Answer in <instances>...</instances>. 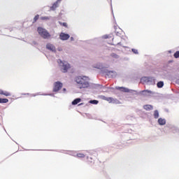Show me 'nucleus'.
<instances>
[{
	"label": "nucleus",
	"instance_id": "nucleus-1",
	"mask_svg": "<svg viewBox=\"0 0 179 179\" xmlns=\"http://www.w3.org/2000/svg\"><path fill=\"white\" fill-rule=\"evenodd\" d=\"M78 89H88L90 87V78L86 76H78L75 78Z\"/></svg>",
	"mask_w": 179,
	"mask_h": 179
},
{
	"label": "nucleus",
	"instance_id": "nucleus-2",
	"mask_svg": "<svg viewBox=\"0 0 179 179\" xmlns=\"http://www.w3.org/2000/svg\"><path fill=\"white\" fill-rule=\"evenodd\" d=\"M57 64L60 67L61 71L63 72V73H66V72H68V71H69V69L71 68V64L68 63V62L58 59Z\"/></svg>",
	"mask_w": 179,
	"mask_h": 179
},
{
	"label": "nucleus",
	"instance_id": "nucleus-3",
	"mask_svg": "<svg viewBox=\"0 0 179 179\" xmlns=\"http://www.w3.org/2000/svg\"><path fill=\"white\" fill-rule=\"evenodd\" d=\"M38 32L43 38H50L51 37V34L43 27H38Z\"/></svg>",
	"mask_w": 179,
	"mask_h": 179
},
{
	"label": "nucleus",
	"instance_id": "nucleus-4",
	"mask_svg": "<svg viewBox=\"0 0 179 179\" xmlns=\"http://www.w3.org/2000/svg\"><path fill=\"white\" fill-rule=\"evenodd\" d=\"M62 83L59 81L55 83L53 86V92H58V90H61V89H62Z\"/></svg>",
	"mask_w": 179,
	"mask_h": 179
},
{
	"label": "nucleus",
	"instance_id": "nucleus-5",
	"mask_svg": "<svg viewBox=\"0 0 179 179\" xmlns=\"http://www.w3.org/2000/svg\"><path fill=\"white\" fill-rule=\"evenodd\" d=\"M69 37H71V36H69V34H65L64 32H62L59 34V38L62 41H66V40H69Z\"/></svg>",
	"mask_w": 179,
	"mask_h": 179
},
{
	"label": "nucleus",
	"instance_id": "nucleus-6",
	"mask_svg": "<svg viewBox=\"0 0 179 179\" xmlns=\"http://www.w3.org/2000/svg\"><path fill=\"white\" fill-rule=\"evenodd\" d=\"M93 68H96V69H104L106 68V66H104V64L98 62L96 64H93Z\"/></svg>",
	"mask_w": 179,
	"mask_h": 179
},
{
	"label": "nucleus",
	"instance_id": "nucleus-7",
	"mask_svg": "<svg viewBox=\"0 0 179 179\" xmlns=\"http://www.w3.org/2000/svg\"><path fill=\"white\" fill-rule=\"evenodd\" d=\"M47 50H49L50 51H52V52H55L57 51V49L55 48V46L51 43H48L46 45Z\"/></svg>",
	"mask_w": 179,
	"mask_h": 179
},
{
	"label": "nucleus",
	"instance_id": "nucleus-8",
	"mask_svg": "<svg viewBox=\"0 0 179 179\" xmlns=\"http://www.w3.org/2000/svg\"><path fill=\"white\" fill-rule=\"evenodd\" d=\"M141 94L143 96H150V94H153V92L147 90L142 91Z\"/></svg>",
	"mask_w": 179,
	"mask_h": 179
},
{
	"label": "nucleus",
	"instance_id": "nucleus-9",
	"mask_svg": "<svg viewBox=\"0 0 179 179\" xmlns=\"http://www.w3.org/2000/svg\"><path fill=\"white\" fill-rule=\"evenodd\" d=\"M62 0H57L53 5L52 7H50V10H55V9H57V8H58V5L59 3L61 2Z\"/></svg>",
	"mask_w": 179,
	"mask_h": 179
},
{
	"label": "nucleus",
	"instance_id": "nucleus-10",
	"mask_svg": "<svg viewBox=\"0 0 179 179\" xmlns=\"http://www.w3.org/2000/svg\"><path fill=\"white\" fill-rule=\"evenodd\" d=\"M107 76H108V78H115V76H117V72H115V71H109L107 73Z\"/></svg>",
	"mask_w": 179,
	"mask_h": 179
},
{
	"label": "nucleus",
	"instance_id": "nucleus-11",
	"mask_svg": "<svg viewBox=\"0 0 179 179\" xmlns=\"http://www.w3.org/2000/svg\"><path fill=\"white\" fill-rule=\"evenodd\" d=\"M158 124H159V125H166V119L162 118V117L159 118Z\"/></svg>",
	"mask_w": 179,
	"mask_h": 179
},
{
	"label": "nucleus",
	"instance_id": "nucleus-12",
	"mask_svg": "<svg viewBox=\"0 0 179 179\" xmlns=\"http://www.w3.org/2000/svg\"><path fill=\"white\" fill-rule=\"evenodd\" d=\"M116 89L120 90L121 92H124L125 93L129 92L128 88L122 87H116Z\"/></svg>",
	"mask_w": 179,
	"mask_h": 179
},
{
	"label": "nucleus",
	"instance_id": "nucleus-13",
	"mask_svg": "<svg viewBox=\"0 0 179 179\" xmlns=\"http://www.w3.org/2000/svg\"><path fill=\"white\" fill-rule=\"evenodd\" d=\"M105 100H106V101H108V103H115L117 101V99H114L111 97H106L105 98Z\"/></svg>",
	"mask_w": 179,
	"mask_h": 179
},
{
	"label": "nucleus",
	"instance_id": "nucleus-14",
	"mask_svg": "<svg viewBox=\"0 0 179 179\" xmlns=\"http://www.w3.org/2000/svg\"><path fill=\"white\" fill-rule=\"evenodd\" d=\"M80 101H82V99L80 98H77L72 101V104L73 106H76V104H78V103H80Z\"/></svg>",
	"mask_w": 179,
	"mask_h": 179
},
{
	"label": "nucleus",
	"instance_id": "nucleus-15",
	"mask_svg": "<svg viewBox=\"0 0 179 179\" xmlns=\"http://www.w3.org/2000/svg\"><path fill=\"white\" fill-rule=\"evenodd\" d=\"M143 108L145 110H147V111H150V110H153V106H152L151 105H145L143 106Z\"/></svg>",
	"mask_w": 179,
	"mask_h": 179
},
{
	"label": "nucleus",
	"instance_id": "nucleus-16",
	"mask_svg": "<svg viewBox=\"0 0 179 179\" xmlns=\"http://www.w3.org/2000/svg\"><path fill=\"white\" fill-rule=\"evenodd\" d=\"M0 94H3V96H10V94L8 92L3 91L2 90H0Z\"/></svg>",
	"mask_w": 179,
	"mask_h": 179
},
{
	"label": "nucleus",
	"instance_id": "nucleus-17",
	"mask_svg": "<svg viewBox=\"0 0 179 179\" xmlns=\"http://www.w3.org/2000/svg\"><path fill=\"white\" fill-rule=\"evenodd\" d=\"M157 86L159 88H162L163 86H164V83H163V81H159L157 83Z\"/></svg>",
	"mask_w": 179,
	"mask_h": 179
},
{
	"label": "nucleus",
	"instance_id": "nucleus-18",
	"mask_svg": "<svg viewBox=\"0 0 179 179\" xmlns=\"http://www.w3.org/2000/svg\"><path fill=\"white\" fill-rule=\"evenodd\" d=\"M112 58H115V59H118L120 58V56L115 53L111 54Z\"/></svg>",
	"mask_w": 179,
	"mask_h": 179
},
{
	"label": "nucleus",
	"instance_id": "nucleus-19",
	"mask_svg": "<svg viewBox=\"0 0 179 179\" xmlns=\"http://www.w3.org/2000/svg\"><path fill=\"white\" fill-rule=\"evenodd\" d=\"M73 156H76L77 157L83 158L85 155L83 154H73Z\"/></svg>",
	"mask_w": 179,
	"mask_h": 179
},
{
	"label": "nucleus",
	"instance_id": "nucleus-20",
	"mask_svg": "<svg viewBox=\"0 0 179 179\" xmlns=\"http://www.w3.org/2000/svg\"><path fill=\"white\" fill-rule=\"evenodd\" d=\"M50 18L51 17H47V16L41 17V20H50Z\"/></svg>",
	"mask_w": 179,
	"mask_h": 179
},
{
	"label": "nucleus",
	"instance_id": "nucleus-21",
	"mask_svg": "<svg viewBox=\"0 0 179 179\" xmlns=\"http://www.w3.org/2000/svg\"><path fill=\"white\" fill-rule=\"evenodd\" d=\"M8 101H9V100L8 99H0V103H8Z\"/></svg>",
	"mask_w": 179,
	"mask_h": 179
},
{
	"label": "nucleus",
	"instance_id": "nucleus-22",
	"mask_svg": "<svg viewBox=\"0 0 179 179\" xmlns=\"http://www.w3.org/2000/svg\"><path fill=\"white\" fill-rule=\"evenodd\" d=\"M154 117L155 118H158L159 117V111L158 110H155V112H154Z\"/></svg>",
	"mask_w": 179,
	"mask_h": 179
},
{
	"label": "nucleus",
	"instance_id": "nucleus-23",
	"mask_svg": "<svg viewBox=\"0 0 179 179\" xmlns=\"http://www.w3.org/2000/svg\"><path fill=\"white\" fill-rule=\"evenodd\" d=\"M90 103L91 104H99V101H97V100H92V101H90Z\"/></svg>",
	"mask_w": 179,
	"mask_h": 179
},
{
	"label": "nucleus",
	"instance_id": "nucleus-24",
	"mask_svg": "<svg viewBox=\"0 0 179 179\" xmlns=\"http://www.w3.org/2000/svg\"><path fill=\"white\" fill-rule=\"evenodd\" d=\"M174 57L176 58H179V51H177L175 54H174Z\"/></svg>",
	"mask_w": 179,
	"mask_h": 179
},
{
	"label": "nucleus",
	"instance_id": "nucleus-25",
	"mask_svg": "<svg viewBox=\"0 0 179 179\" xmlns=\"http://www.w3.org/2000/svg\"><path fill=\"white\" fill-rule=\"evenodd\" d=\"M38 17H39V15H36V16L34 17V22H37V20H38Z\"/></svg>",
	"mask_w": 179,
	"mask_h": 179
},
{
	"label": "nucleus",
	"instance_id": "nucleus-26",
	"mask_svg": "<svg viewBox=\"0 0 179 179\" xmlns=\"http://www.w3.org/2000/svg\"><path fill=\"white\" fill-rule=\"evenodd\" d=\"M131 51H132V52H134V54H138V50H136V49H132Z\"/></svg>",
	"mask_w": 179,
	"mask_h": 179
},
{
	"label": "nucleus",
	"instance_id": "nucleus-27",
	"mask_svg": "<svg viewBox=\"0 0 179 179\" xmlns=\"http://www.w3.org/2000/svg\"><path fill=\"white\" fill-rule=\"evenodd\" d=\"M62 26H64V27H68V24L66 22L62 23Z\"/></svg>",
	"mask_w": 179,
	"mask_h": 179
},
{
	"label": "nucleus",
	"instance_id": "nucleus-28",
	"mask_svg": "<svg viewBox=\"0 0 179 179\" xmlns=\"http://www.w3.org/2000/svg\"><path fill=\"white\" fill-rule=\"evenodd\" d=\"M102 38L106 39V38H110V37L108 36V35H103V36H102Z\"/></svg>",
	"mask_w": 179,
	"mask_h": 179
},
{
	"label": "nucleus",
	"instance_id": "nucleus-29",
	"mask_svg": "<svg viewBox=\"0 0 179 179\" xmlns=\"http://www.w3.org/2000/svg\"><path fill=\"white\" fill-rule=\"evenodd\" d=\"M71 40L73 41V37H71Z\"/></svg>",
	"mask_w": 179,
	"mask_h": 179
},
{
	"label": "nucleus",
	"instance_id": "nucleus-30",
	"mask_svg": "<svg viewBox=\"0 0 179 179\" xmlns=\"http://www.w3.org/2000/svg\"><path fill=\"white\" fill-rule=\"evenodd\" d=\"M66 90L65 88L63 89V91L65 92Z\"/></svg>",
	"mask_w": 179,
	"mask_h": 179
}]
</instances>
